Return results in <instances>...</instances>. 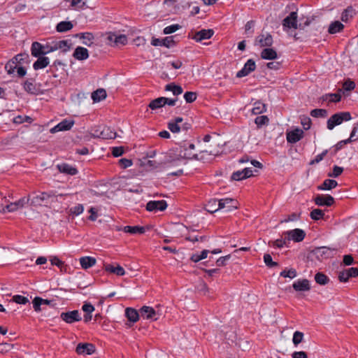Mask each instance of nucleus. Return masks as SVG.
Here are the masks:
<instances>
[{
  "mask_svg": "<svg viewBox=\"0 0 358 358\" xmlns=\"http://www.w3.org/2000/svg\"><path fill=\"white\" fill-rule=\"evenodd\" d=\"M256 42H257L261 47H270L273 44V37L270 34H261L257 38Z\"/></svg>",
  "mask_w": 358,
  "mask_h": 358,
  "instance_id": "obj_21",
  "label": "nucleus"
},
{
  "mask_svg": "<svg viewBox=\"0 0 358 358\" xmlns=\"http://www.w3.org/2000/svg\"><path fill=\"white\" fill-rule=\"evenodd\" d=\"M38 59L34 63L33 68L34 70H38L45 68L49 65V58L44 55L36 57Z\"/></svg>",
  "mask_w": 358,
  "mask_h": 358,
  "instance_id": "obj_24",
  "label": "nucleus"
},
{
  "mask_svg": "<svg viewBox=\"0 0 358 358\" xmlns=\"http://www.w3.org/2000/svg\"><path fill=\"white\" fill-rule=\"evenodd\" d=\"M282 25L287 28L297 29V13L296 12H292L283 20Z\"/></svg>",
  "mask_w": 358,
  "mask_h": 358,
  "instance_id": "obj_18",
  "label": "nucleus"
},
{
  "mask_svg": "<svg viewBox=\"0 0 358 358\" xmlns=\"http://www.w3.org/2000/svg\"><path fill=\"white\" fill-rule=\"evenodd\" d=\"M167 208V203L164 200L150 201L146 204L148 211H163Z\"/></svg>",
  "mask_w": 358,
  "mask_h": 358,
  "instance_id": "obj_12",
  "label": "nucleus"
},
{
  "mask_svg": "<svg viewBox=\"0 0 358 358\" xmlns=\"http://www.w3.org/2000/svg\"><path fill=\"white\" fill-rule=\"evenodd\" d=\"M292 287L297 292H306L310 289V282L307 279H299L293 283Z\"/></svg>",
  "mask_w": 358,
  "mask_h": 358,
  "instance_id": "obj_19",
  "label": "nucleus"
},
{
  "mask_svg": "<svg viewBox=\"0 0 358 358\" xmlns=\"http://www.w3.org/2000/svg\"><path fill=\"white\" fill-rule=\"evenodd\" d=\"M110 45H112L111 43H114V45H124L127 43V37L125 34L117 35L115 33L110 32L107 36Z\"/></svg>",
  "mask_w": 358,
  "mask_h": 358,
  "instance_id": "obj_9",
  "label": "nucleus"
},
{
  "mask_svg": "<svg viewBox=\"0 0 358 358\" xmlns=\"http://www.w3.org/2000/svg\"><path fill=\"white\" fill-rule=\"evenodd\" d=\"M197 97V94L194 92H187L184 94V99L187 103L194 102Z\"/></svg>",
  "mask_w": 358,
  "mask_h": 358,
  "instance_id": "obj_54",
  "label": "nucleus"
},
{
  "mask_svg": "<svg viewBox=\"0 0 358 358\" xmlns=\"http://www.w3.org/2000/svg\"><path fill=\"white\" fill-rule=\"evenodd\" d=\"M355 141H356V139H355L354 138H351V135H350L349 138L339 141L336 145V152L341 150L345 145L352 143Z\"/></svg>",
  "mask_w": 358,
  "mask_h": 358,
  "instance_id": "obj_59",
  "label": "nucleus"
},
{
  "mask_svg": "<svg viewBox=\"0 0 358 358\" xmlns=\"http://www.w3.org/2000/svg\"><path fill=\"white\" fill-rule=\"evenodd\" d=\"M335 250H336L334 248H331L323 246V247L316 248L313 250V253H314V255H315L316 257L318 259L322 260L324 259H328V258L332 257L334 254Z\"/></svg>",
  "mask_w": 358,
  "mask_h": 358,
  "instance_id": "obj_5",
  "label": "nucleus"
},
{
  "mask_svg": "<svg viewBox=\"0 0 358 358\" xmlns=\"http://www.w3.org/2000/svg\"><path fill=\"white\" fill-rule=\"evenodd\" d=\"M96 260L92 257H83L80 259V264L81 267L84 269H87L92 267L96 264Z\"/></svg>",
  "mask_w": 358,
  "mask_h": 358,
  "instance_id": "obj_27",
  "label": "nucleus"
},
{
  "mask_svg": "<svg viewBox=\"0 0 358 358\" xmlns=\"http://www.w3.org/2000/svg\"><path fill=\"white\" fill-rule=\"evenodd\" d=\"M80 38H82L83 43L85 45L90 46L92 44L94 36L92 33H83L80 34Z\"/></svg>",
  "mask_w": 358,
  "mask_h": 358,
  "instance_id": "obj_41",
  "label": "nucleus"
},
{
  "mask_svg": "<svg viewBox=\"0 0 358 358\" xmlns=\"http://www.w3.org/2000/svg\"><path fill=\"white\" fill-rule=\"evenodd\" d=\"M310 115L313 117H326L327 116V110L322 108H316L310 111Z\"/></svg>",
  "mask_w": 358,
  "mask_h": 358,
  "instance_id": "obj_42",
  "label": "nucleus"
},
{
  "mask_svg": "<svg viewBox=\"0 0 358 358\" xmlns=\"http://www.w3.org/2000/svg\"><path fill=\"white\" fill-rule=\"evenodd\" d=\"M84 210V207L82 204H78L77 206L72 207L69 210V213L73 215H79L83 213Z\"/></svg>",
  "mask_w": 358,
  "mask_h": 358,
  "instance_id": "obj_53",
  "label": "nucleus"
},
{
  "mask_svg": "<svg viewBox=\"0 0 358 358\" xmlns=\"http://www.w3.org/2000/svg\"><path fill=\"white\" fill-rule=\"evenodd\" d=\"M338 185L337 181L332 179H326L317 187L319 190H330L335 188Z\"/></svg>",
  "mask_w": 358,
  "mask_h": 358,
  "instance_id": "obj_28",
  "label": "nucleus"
},
{
  "mask_svg": "<svg viewBox=\"0 0 358 358\" xmlns=\"http://www.w3.org/2000/svg\"><path fill=\"white\" fill-rule=\"evenodd\" d=\"M18 66L19 65H17L15 62H13V59H10L6 63L5 69L8 74H12L15 72Z\"/></svg>",
  "mask_w": 358,
  "mask_h": 358,
  "instance_id": "obj_48",
  "label": "nucleus"
},
{
  "mask_svg": "<svg viewBox=\"0 0 358 358\" xmlns=\"http://www.w3.org/2000/svg\"><path fill=\"white\" fill-rule=\"evenodd\" d=\"M104 269L106 271L110 273H114L118 276H122L125 274V271L123 267L118 264L116 266L110 264H105Z\"/></svg>",
  "mask_w": 358,
  "mask_h": 358,
  "instance_id": "obj_22",
  "label": "nucleus"
},
{
  "mask_svg": "<svg viewBox=\"0 0 358 358\" xmlns=\"http://www.w3.org/2000/svg\"><path fill=\"white\" fill-rule=\"evenodd\" d=\"M266 110V105L264 103H262L259 101H257L255 102V103H254V106L252 108V113L254 115H259V114H262V113L265 112Z\"/></svg>",
  "mask_w": 358,
  "mask_h": 358,
  "instance_id": "obj_35",
  "label": "nucleus"
},
{
  "mask_svg": "<svg viewBox=\"0 0 358 358\" xmlns=\"http://www.w3.org/2000/svg\"><path fill=\"white\" fill-rule=\"evenodd\" d=\"M107 96L104 89L100 88L92 93V99L94 102H99L106 99Z\"/></svg>",
  "mask_w": 358,
  "mask_h": 358,
  "instance_id": "obj_30",
  "label": "nucleus"
},
{
  "mask_svg": "<svg viewBox=\"0 0 358 358\" xmlns=\"http://www.w3.org/2000/svg\"><path fill=\"white\" fill-rule=\"evenodd\" d=\"M315 282L321 285H324L328 283L329 278L324 273L318 272L315 275Z\"/></svg>",
  "mask_w": 358,
  "mask_h": 358,
  "instance_id": "obj_39",
  "label": "nucleus"
},
{
  "mask_svg": "<svg viewBox=\"0 0 358 358\" xmlns=\"http://www.w3.org/2000/svg\"><path fill=\"white\" fill-rule=\"evenodd\" d=\"M43 299L38 296L34 298L33 300V307L35 311L38 312L41 310L40 306L43 304Z\"/></svg>",
  "mask_w": 358,
  "mask_h": 358,
  "instance_id": "obj_62",
  "label": "nucleus"
},
{
  "mask_svg": "<svg viewBox=\"0 0 358 358\" xmlns=\"http://www.w3.org/2000/svg\"><path fill=\"white\" fill-rule=\"evenodd\" d=\"M125 316L129 321L136 322L138 320L139 317L141 316L140 311L138 312L133 308H127L125 310Z\"/></svg>",
  "mask_w": 358,
  "mask_h": 358,
  "instance_id": "obj_26",
  "label": "nucleus"
},
{
  "mask_svg": "<svg viewBox=\"0 0 358 358\" xmlns=\"http://www.w3.org/2000/svg\"><path fill=\"white\" fill-rule=\"evenodd\" d=\"M13 301L18 304H26L29 302V299L21 295H15L13 296Z\"/></svg>",
  "mask_w": 358,
  "mask_h": 358,
  "instance_id": "obj_60",
  "label": "nucleus"
},
{
  "mask_svg": "<svg viewBox=\"0 0 358 358\" xmlns=\"http://www.w3.org/2000/svg\"><path fill=\"white\" fill-rule=\"evenodd\" d=\"M343 168L335 165L333 168V171L331 173H329L328 176L333 177V178H337L343 173Z\"/></svg>",
  "mask_w": 358,
  "mask_h": 358,
  "instance_id": "obj_58",
  "label": "nucleus"
},
{
  "mask_svg": "<svg viewBox=\"0 0 358 358\" xmlns=\"http://www.w3.org/2000/svg\"><path fill=\"white\" fill-rule=\"evenodd\" d=\"M29 201V199L27 197H22L18 201L10 203V204L6 206V208L9 212H13L17 210L19 208H21L24 206Z\"/></svg>",
  "mask_w": 358,
  "mask_h": 358,
  "instance_id": "obj_20",
  "label": "nucleus"
},
{
  "mask_svg": "<svg viewBox=\"0 0 358 358\" xmlns=\"http://www.w3.org/2000/svg\"><path fill=\"white\" fill-rule=\"evenodd\" d=\"M289 241H287V236H285V238L281 237L280 238H278L274 241L272 242L273 246L280 248H282L284 245L287 246V243H289Z\"/></svg>",
  "mask_w": 358,
  "mask_h": 358,
  "instance_id": "obj_47",
  "label": "nucleus"
},
{
  "mask_svg": "<svg viewBox=\"0 0 358 358\" xmlns=\"http://www.w3.org/2000/svg\"><path fill=\"white\" fill-rule=\"evenodd\" d=\"M96 350L95 345L89 343H80L78 344L76 352L78 355H92Z\"/></svg>",
  "mask_w": 358,
  "mask_h": 358,
  "instance_id": "obj_11",
  "label": "nucleus"
},
{
  "mask_svg": "<svg viewBox=\"0 0 358 358\" xmlns=\"http://www.w3.org/2000/svg\"><path fill=\"white\" fill-rule=\"evenodd\" d=\"M73 56L78 60H85L89 57L88 50L85 48L78 46L75 49Z\"/></svg>",
  "mask_w": 358,
  "mask_h": 358,
  "instance_id": "obj_23",
  "label": "nucleus"
},
{
  "mask_svg": "<svg viewBox=\"0 0 358 358\" xmlns=\"http://www.w3.org/2000/svg\"><path fill=\"white\" fill-rule=\"evenodd\" d=\"M268 122L269 119L266 115L258 116L255 120V122L258 128H260L264 125L268 124Z\"/></svg>",
  "mask_w": 358,
  "mask_h": 358,
  "instance_id": "obj_45",
  "label": "nucleus"
},
{
  "mask_svg": "<svg viewBox=\"0 0 358 358\" xmlns=\"http://www.w3.org/2000/svg\"><path fill=\"white\" fill-rule=\"evenodd\" d=\"M214 34L213 29H201L196 31L191 38L196 42H201L203 40L210 38Z\"/></svg>",
  "mask_w": 358,
  "mask_h": 358,
  "instance_id": "obj_13",
  "label": "nucleus"
},
{
  "mask_svg": "<svg viewBox=\"0 0 358 358\" xmlns=\"http://www.w3.org/2000/svg\"><path fill=\"white\" fill-rule=\"evenodd\" d=\"M324 215V212L319 208L313 209L310 213V217L313 220H319L322 219Z\"/></svg>",
  "mask_w": 358,
  "mask_h": 358,
  "instance_id": "obj_44",
  "label": "nucleus"
},
{
  "mask_svg": "<svg viewBox=\"0 0 358 358\" xmlns=\"http://www.w3.org/2000/svg\"><path fill=\"white\" fill-rule=\"evenodd\" d=\"M352 118L350 112H339L334 114L327 120V127L329 130H332L336 126L341 124L344 121H349Z\"/></svg>",
  "mask_w": 358,
  "mask_h": 358,
  "instance_id": "obj_3",
  "label": "nucleus"
},
{
  "mask_svg": "<svg viewBox=\"0 0 358 358\" xmlns=\"http://www.w3.org/2000/svg\"><path fill=\"white\" fill-rule=\"evenodd\" d=\"M314 201L316 205L319 206H331L334 203V199L331 195L318 194L315 199Z\"/></svg>",
  "mask_w": 358,
  "mask_h": 358,
  "instance_id": "obj_10",
  "label": "nucleus"
},
{
  "mask_svg": "<svg viewBox=\"0 0 358 358\" xmlns=\"http://www.w3.org/2000/svg\"><path fill=\"white\" fill-rule=\"evenodd\" d=\"M123 231L131 234H143L145 232V229L140 226H125L123 228Z\"/></svg>",
  "mask_w": 358,
  "mask_h": 358,
  "instance_id": "obj_29",
  "label": "nucleus"
},
{
  "mask_svg": "<svg viewBox=\"0 0 358 358\" xmlns=\"http://www.w3.org/2000/svg\"><path fill=\"white\" fill-rule=\"evenodd\" d=\"M57 167L59 172L68 175L74 176L78 173V170L75 167L66 163L58 164Z\"/></svg>",
  "mask_w": 358,
  "mask_h": 358,
  "instance_id": "obj_25",
  "label": "nucleus"
},
{
  "mask_svg": "<svg viewBox=\"0 0 358 358\" xmlns=\"http://www.w3.org/2000/svg\"><path fill=\"white\" fill-rule=\"evenodd\" d=\"M180 28H181V26L178 24H171L170 26L166 27L163 30V33L164 34H170L174 33L175 31L180 29Z\"/></svg>",
  "mask_w": 358,
  "mask_h": 358,
  "instance_id": "obj_50",
  "label": "nucleus"
},
{
  "mask_svg": "<svg viewBox=\"0 0 358 358\" xmlns=\"http://www.w3.org/2000/svg\"><path fill=\"white\" fill-rule=\"evenodd\" d=\"M256 68L255 62L250 59L247 61V62L244 64L243 68L237 72L236 77L242 78L248 76L251 72L254 71Z\"/></svg>",
  "mask_w": 358,
  "mask_h": 358,
  "instance_id": "obj_14",
  "label": "nucleus"
},
{
  "mask_svg": "<svg viewBox=\"0 0 358 358\" xmlns=\"http://www.w3.org/2000/svg\"><path fill=\"white\" fill-rule=\"evenodd\" d=\"M285 236H287V241H290L291 240L294 242H301L302 241L305 236L306 233L303 229H295L289 231H287L283 233Z\"/></svg>",
  "mask_w": 358,
  "mask_h": 358,
  "instance_id": "obj_6",
  "label": "nucleus"
},
{
  "mask_svg": "<svg viewBox=\"0 0 358 358\" xmlns=\"http://www.w3.org/2000/svg\"><path fill=\"white\" fill-rule=\"evenodd\" d=\"M101 136L103 138L113 139L116 137V133L110 131L109 128H104L101 132Z\"/></svg>",
  "mask_w": 358,
  "mask_h": 358,
  "instance_id": "obj_46",
  "label": "nucleus"
},
{
  "mask_svg": "<svg viewBox=\"0 0 358 358\" xmlns=\"http://www.w3.org/2000/svg\"><path fill=\"white\" fill-rule=\"evenodd\" d=\"M231 180H237V181H239V180H244V179H246L245 178V174H244V171L243 170H241V171H237L236 172H234L231 175Z\"/></svg>",
  "mask_w": 358,
  "mask_h": 358,
  "instance_id": "obj_56",
  "label": "nucleus"
},
{
  "mask_svg": "<svg viewBox=\"0 0 358 358\" xmlns=\"http://www.w3.org/2000/svg\"><path fill=\"white\" fill-rule=\"evenodd\" d=\"M50 197V195L46 192H42L39 195L34 197L33 203L36 205H42V203L47 201Z\"/></svg>",
  "mask_w": 358,
  "mask_h": 358,
  "instance_id": "obj_40",
  "label": "nucleus"
},
{
  "mask_svg": "<svg viewBox=\"0 0 358 358\" xmlns=\"http://www.w3.org/2000/svg\"><path fill=\"white\" fill-rule=\"evenodd\" d=\"M264 261L268 267L272 268L278 266V263L272 260V257L269 254H265L264 255Z\"/></svg>",
  "mask_w": 358,
  "mask_h": 358,
  "instance_id": "obj_55",
  "label": "nucleus"
},
{
  "mask_svg": "<svg viewBox=\"0 0 358 358\" xmlns=\"http://www.w3.org/2000/svg\"><path fill=\"white\" fill-rule=\"evenodd\" d=\"M277 56L276 51L272 48H265L261 52V57L264 59H275Z\"/></svg>",
  "mask_w": 358,
  "mask_h": 358,
  "instance_id": "obj_32",
  "label": "nucleus"
},
{
  "mask_svg": "<svg viewBox=\"0 0 358 358\" xmlns=\"http://www.w3.org/2000/svg\"><path fill=\"white\" fill-rule=\"evenodd\" d=\"M218 200L217 199H212L208 201V203L207 204L206 210L207 211L213 213L219 210L220 208H218Z\"/></svg>",
  "mask_w": 358,
  "mask_h": 358,
  "instance_id": "obj_43",
  "label": "nucleus"
},
{
  "mask_svg": "<svg viewBox=\"0 0 358 358\" xmlns=\"http://www.w3.org/2000/svg\"><path fill=\"white\" fill-rule=\"evenodd\" d=\"M344 28V25L339 21L332 22L328 29V32L331 34H334L340 32Z\"/></svg>",
  "mask_w": 358,
  "mask_h": 358,
  "instance_id": "obj_33",
  "label": "nucleus"
},
{
  "mask_svg": "<svg viewBox=\"0 0 358 358\" xmlns=\"http://www.w3.org/2000/svg\"><path fill=\"white\" fill-rule=\"evenodd\" d=\"M174 36H166L163 39L152 38L151 44L154 46H164L166 48H171L175 45L176 42L173 40Z\"/></svg>",
  "mask_w": 358,
  "mask_h": 358,
  "instance_id": "obj_16",
  "label": "nucleus"
},
{
  "mask_svg": "<svg viewBox=\"0 0 358 358\" xmlns=\"http://www.w3.org/2000/svg\"><path fill=\"white\" fill-rule=\"evenodd\" d=\"M141 317L145 320L156 321L159 318V313L152 307L143 306L140 309Z\"/></svg>",
  "mask_w": 358,
  "mask_h": 358,
  "instance_id": "obj_7",
  "label": "nucleus"
},
{
  "mask_svg": "<svg viewBox=\"0 0 358 358\" xmlns=\"http://www.w3.org/2000/svg\"><path fill=\"white\" fill-rule=\"evenodd\" d=\"M71 48V44L66 40L55 41L52 45H43L39 42H33L31 47V52L32 56L38 57L45 55L50 52L57 50H62L64 52H67Z\"/></svg>",
  "mask_w": 358,
  "mask_h": 358,
  "instance_id": "obj_1",
  "label": "nucleus"
},
{
  "mask_svg": "<svg viewBox=\"0 0 358 358\" xmlns=\"http://www.w3.org/2000/svg\"><path fill=\"white\" fill-rule=\"evenodd\" d=\"M60 317L62 320L68 324H72L75 322H79L82 320L80 315L77 310L62 313Z\"/></svg>",
  "mask_w": 358,
  "mask_h": 358,
  "instance_id": "obj_8",
  "label": "nucleus"
},
{
  "mask_svg": "<svg viewBox=\"0 0 358 358\" xmlns=\"http://www.w3.org/2000/svg\"><path fill=\"white\" fill-rule=\"evenodd\" d=\"M24 90L28 93L32 94H36L37 89L35 84L34 83L33 79L27 80L24 83Z\"/></svg>",
  "mask_w": 358,
  "mask_h": 358,
  "instance_id": "obj_37",
  "label": "nucleus"
},
{
  "mask_svg": "<svg viewBox=\"0 0 358 358\" xmlns=\"http://www.w3.org/2000/svg\"><path fill=\"white\" fill-rule=\"evenodd\" d=\"M328 152L327 150H324L322 153L317 155L315 159L310 161V164L313 165L321 162Z\"/></svg>",
  "mask_w": 358,
  "mask_h": 358,
  "instance_id": "obj_61",
  "label": "nucleus"
},
{
  "mask_svg": "<svg viewBox=\"0 0 358 358\" xmlns=\"http://www.w3.org/2000/svg\"><path fill=\"white\" fill-rule=\"evenodd\" d=\"M166 91L172 92L173 94L175 96L180 95L182 93L183 90L181 86L177 85L174 83H170L165 86Z\"/></svg>",
  "mask_w": 358,
  "mask_h": 358,
  "instance_id": "obj_36",
  "label": "nucleus"
},
{
  "mask_svg": "<svg viewBox=\"0 0 358 358\" xmlns=\"http://www.w3.org/2000/svg\"><path fill=\"white\" fill-rule=\"evenodd\" d=\"M29 58V55L27 54H18L15 56L12 59L15 62L17 65L27 62Z\"/></svg>",
  "mask_w": 358,
  "mask_h": 358,
  "instance_id": "obj_49",
  "label": "nucleus"
},
{
  "mask_svg": "<svg viewBox=\"0 0 358 358\" xmlns=\"http://www.w3.org/2000/svg\"><path fill=\"white\" fill-rule=\"evenodd\" d=\"M166 97L161 96L151 101L148 107L152 110H156L165 106Z\"/></svg>",
  "mask_w": 358,
  "mask_h": 358,
  "instance_id": "obj_31",
  "label": "nucleus"
},
{
  "mask_svg": "<svg viewBox=\"0 0 358 358\" xmlns=\"http://www.w3.org/2000/svg\"><path fill=\"white\" fill-rule=\"evenodd\" d=\"M238 201L231 198H224L218 200V208L225 209L226 212H229L238 208Z\"/></svg>",
  "mask_w": 358,
  "mask_h": 358,
  "instance_id": "obj_4",
  "label": "nucleus"
},
{
  "mask_svg": "<svg viewBox=\"0 0 358 358\" xmlns=\"http://www.w3.org/2000/svg\"><path fill=\"white\" fill-rule=\"evenodd\" d=\"M195 145L193 143H184L180 148V156L186 159L204 160V155H212L207 150H201L199 153L194 152Z\"/></svg>",
  "mask_w": 358,
  "mask_h": 358,
  "instance_id": "obj_2",
  "label": "nucleus"
},
{
  "mask_svg": "<svg viewBox=\"0 0 358 358\" xmlns=\"http://www.w3.org/2000/svg\"><path fill=\"white\" fill-rule=\"evenodd\" d=\"M132 161L129 159L122 158L119 160V165L122 169H126L132 165Z\"/></svg>",
  "mask_w": 358,
  "mask_h": 358,
  "instance_id": "obj_63",
  "label": "nucleus"
},
{
  "mask_svg": "<svg viewBox=\"0 0 358 358\" xmlns=\"http://www.w3.org/2000/svg\"><path fill=\"white\" fill-rule=\"evenodd\" d=\"M303 338V334L301 331H295L293 335L292 342L295 346L301 343Z\"/></svg>",
  "mask_w": 358,
  "mask_h": 358,
  "instance_id": "obj_52",
  "label": "nucleus"
},
{
  "mask_svg": "<svg viewBox=\"0 0 358 358\" xmlns=\"http://www.w3.org/2000/svg\"><path fill=\"white\" fill-rule=\"evenodd\" d=\"M303 131L299 128H296L287 133V141L289 143H296L303 138Z\"/></svg>",
  "mask_w": 358,
  "mask_h": 358,
  "instance_id": "obj_15",
  "label": "nucleus"
},
{
  "mask_svg": "<svg viewBox=\"0 0 358 358\" xmlns=\"http://www.w3.org/2000/svg\"><path fill=\"white\" fill-rule=\"evenodd\" d=\"M74 124V121L71 120H64L50 129L52 134L61 131H69Z\"/></svg>",
  "mask_w": 358,
  "mask_h": 358,
  "instance_id": "obj_17",
  "label": "nucleus"
},
{
  "mask_svg": "<svg viewBox=\"0 0 358 358\" xmlns=\"http://www.w3.org/2000/svg\"><path fill=\"white\" fill-rule=\"evenodd\" d=\"M353 9L352 7H348L342 13L341 15V20L343 22H347L348 20L349 16L350 17H352Z\"/></svg>",
  "mask_w": 358,
  "mask_h": 358,
  "instance_id": "obj_57",
  "label": "nucleus"
},
{
  "mask_svg": "<svg viewBox=\"0 0 358 358\" xmlns=\"http://www.w3.org/2000/svg\"><path fill=\"white\" fill-rule=\"evenodd\" d=\"M343 87L346 91H351L355 89V83L350 80H348L343 84Z\"/></svg>",
  "mask_w": 358,
  "mask_h": 358,
  "instance_id": "obj_64",
  "label": "nucleus"
},
{
  "mask_svg": "<svg viewBox=\"0 0 358 358\" xmlns=\"http://www.w3.org/2000/svg\"><path fill=\"white\" fill-rule=\"evenodd\" d=\"M280 275L284 278H294L296 276V271L294 268L283 270L280 272Z\"/></svg>",
  "mask_w": 358,
  "mask_h": 358,
  "instance_id": "obj_51",
  "label": "nucleus"
},
{
  "mask_svg": "<svg viewBox=\"0 0 358 358\" xmlns=\"http://www.w3.org/2000/svg\"><path fill=\"white\" fill-rule=\"evenodd\" d=\"M73 24L69 21H62L57 24L56 30L58 32H66L73 28Z\"/></svg>",
  "mask_w": 358,
  "mask_h": 358,
  "instance_id": "obj_34",
  "label": "nucleus"
},
{
  "mask_svg": "<svg viewBox=\"0 0 358 358\" xmlns=\"http://www.w3.org/2000/svg\"><path fill=\"white\" fill-rule=\"evenodd\" d=\"M51 264L52 265H55L57 267L59 268L60 271L64 273L67 272L68 266L64 264V262L61 261L59 258L57 257H54L50 259Z\"/></svg>",
  "mask_w": 358,
  "mask_h": 358,
  "instance_id": "obj_38",
  "label": "nucleus"
}]
</instances>
